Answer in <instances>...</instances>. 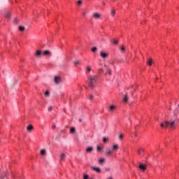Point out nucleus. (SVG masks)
Returning a JSON list of instances; mask_svg holds the SVG:
<instances>
[{
  "label": "nucleus",
  "instance_id": "1",
  "mask_svg": "<svg viewBox=\"0 0 179 179\" xmlns=\"http://www.w3.org/2000/svg\"><path fill=\"white\" fill-rule=\"evenodd\" d=\"M160 127L162 129H166V128H170L171 129H176V127H177V123H176L175 120L169 122L165 121L160 124Z\"/></svg>",
  "mask_w": 179,
  "mask_h": 179
},
{
  "label": "nucleus",
  "instance_id": "2",
  "mask_svg": "<svg viewBox=\"0 0 179 179\" xmlns=\"http://www.w3.org/2000/svg\"><path fill=\"white\" fill-rule=\"evenodd\" d=\"M87 82L90 87H92V88L94 87V85H96V83L97 82V76L90 75L88 76Z\"/></svg>",
  "mask_w": 179,
  "mask_h": 179
},
{
  "label": "nucleus",
  "instance_id": "3",
  "mask_svg": "<svg viewBox=\"0 0 179 179\" xmlns=\"http://www.w3.org/2000/svg\"><path fill=\"white\" fill-rule=\"evenodd\" d=\"M99 55H100L101 58H102V59H107V58H108L110 54L108 53V52L101 50Z\"/></svg>",
  "mask_w": 179,
  "mask_h": 179
},
{
  "label": "nucleus",
  "instance_id": "4",
  "mask_svg": "<svg viewBox=\"0 0 179 179\" xmlns=\"http://www.w3.org/2000/svg\"><path fill=\"white\" fill-rule=\"evenodd\" d=\"M53 82H55V85H59L62 82V78L60 76H55Z\"/></svg>",
  "mask_w": 179,
  "mask_h": 179
},
{
  "label": "nucleus",
  "instance_id": "5",
  "mask_svg": "<svg viewBox=\"0 0 179 179\" xmlns=\"http://www.w3.org/2000/svg\"><path fill=\"white\" fill-rule=\"evenodd\" d=\"M92 71H93V67L90 64H88L85 66L86 75H89V73H90V72H92Z\"/></svg>",
  "mask_w": 179,
  "mask_h": 179
},
{
  "label": "nucleus",
  "instance_id": "6",
  "mask_svg": "<svg viewBox=\"0 0 179 179\" xmlns=\"http://www.w3.org/2000/svg\"><path fill=\"white\" fill-rule=\"evenodd\" d=\"M137 152L140 156H145V149L143 148H138Z\"/></svg>",
  "mask_w": 179,
  "mask_h": 179
},
{
  "label": "nucleus",
  "instance_id": "7",
  "mask_svg": "<svg viewBox=\"0 0 179 179\" xmlns=\"http://www.w3.org/2000/svg\"><path fill=\"white\" fill-rule=\"evenodd\" d=\"M92 17H94V19H101V14L99 13H94Z\"/></svg>",
  "mask_w": 179,
  "mask_h": 179
},
{
  "label": "nucleus",
  "instance_id": "8",
  "mask_svg": "<svg viewBox=\"0 0 179 179\" xmlns=\"http://www.w3.org/2000/svg\"><path fill=\"white\" fill-rule=\"evenodd\" d=\"M106 155L108 157L111 156V155H113V149L108 148L106 151Z\"/></svg>",
  "mask_w": 179,
  "mask_h": 179
},
{
  "label": "nucleus",
  "instance_id": "9",
  "mask_svg": "<svg viewBox=\"0 0 179 179\" xmlns=\"http://www.w3.org/2000/svg\"><path fill=\"white\" fill-rule=\"evenodd\" d=\"M119 148H120V145H118V144H113V152H117Z\"/></svg>",
  "mask_w": 179,
  "mask_h": 179
},
{
  "label": "nucleus",
  "instance_id": "10",
  "mask_svg": "<svg viewBox=\"0 0 179 179\" xmlns=\"http://www.w3.org/2000/svg\"><path fill=\"white\" fill-rule=\"evenodd\" d=\"M36 58H41V50H36L35 52Z\"/></svg>",
  "mask_w": 179,
  "mask_h": 179
},
{
  "label": "nucleus",
  "instance_id": "11",
  "mask_svg": "<svg viewBox=\"0 0 179 179\" xmlns=\"http://www.w3.org/2000/svg\"><path fill=\"white\" fill-rule=\"evenodd\" d=\"M34 129V127L33 125L30 124L27 127V130L28 132H31Z\"/></svg>",
  "mask_w": 179,
  "mask_h": 179
},
{
  "label": "nucleus",
  "instance_id": "12",
  "mask_svg": "<svg viewBox=\"0 0 179 179\" xmlns=\"http://www.w3.org/2000/svg\"><path fill=\"white\" fill-rule=\"evenodd\" d=\"M93 147H87L86 148V152L87 153H92L93 152Z\"/></svg>",
  "mask_w": 179,
  "mask_h": 179
},
{
  "label": "nucleus",
  "instance_id": "13",
  "mask_svg": "<svg viewBox=\"0 0 179 179\" xmlns=\"http://www.w3.org/2000/svg\"><path fill=\"white\" fill-rule=\"evenodd\" d=\"M138 167L141 170H143V171H145V170H146V165L140 164Z\"/></svg>",
  "mask_w": 179,
  "mask_h": 179
},
{
  "label": "nucleus",
  "instance_id": "14",
  "mask_svg": "<svg viewBox=\"0 0 179 179\" xmlns=\"http://www.w3.org/2000/svg\"><path fill=\"white\" fill-rule=\"evenodd\" d=\"M66 157V155H65V153H62L60 155V160H62V162H64Z\"/></svg>",
  "mask_w": 179,
  "mask_h": 179
},
{
  "label": "nucleus",
  "instance_id": "15",
  "mask_svg": "<svg viewBox=\"0 0 179 179\" xmlns=\"http://www.w3.org/2000/svg\"><path fill=\"white\" fill-rule=\"evenodd\" d=\"M92 170L96 173H101V170L99 167H92Z\"/></svg>",
  "mask_w": 179,
  "mask_h": 179
},
{
  "label": "nucleus",
  "instance_id": "16",
  "mask_svg": "<svg viewBox=\"0 0 179 179\" xmlns=\"http://www.w3.org/2000/svg\"><path fill=\"white\" fill-rule=\"evenodd\" d=\"M103 143H108V142H110V138H108V137H103Z\"/></svg>",
  "mask_w": 179,
  "mask_h": 179
},
{
  "label": "nucleus",
  "instance_id": "17",
  "mask_svg": "<svg viewBox=\"0 0 179 179\" xmlns=\"http://www.w3.org/2000/svg\"><path fill=\"white\" fill-rule=\"evenodd\" d=\"M125 51H127V48L124 45H122V47L120 48V52H122V54H124Z\"/></svg>",
  "mask_w": 179,
  "mask_h": 179
},
{
  "label": "nucleus",
  "instance_id": "18",
  "mask_svg": "<svg viewBox=\"0 0 179 179\" xmlns=\"http://www.w3.org/2000/svg\"><path fill=\"white\" fill-rule=\"evenodd\" d=\"M41 155L42 156H45V155H47V150L45 149L41 150Z\"/></svg>",
  "mask_w": 179,
  "mask_h": 179
},
{
  "label": "nucleus",
  "instance_id": "19",
  "mask_svg": "<svg viewBox=\"0 0 179 179\" xmlns=\"http://www.w3.org/2000/svg\"><path fill=\"white\" fill-rule=\"evenodd\" d=\"M73 64L76 66H77L78 65H80V61L79 60H76L73 62Z\"/></svg>",
  "mask_w": 179,
  "mask_h": 179
},
{
  "label": "nucleus",
  "instance_id": "20",
  "mask_svg": "<svg viewBox=\"0 0 179 179\" xmlns=\"http://www.w3.org/2000/svg\"><path fill=\"white\" fill-rule=\"evenodd\" d=\"M123 101L124 103H128V95H127V94L124 95V97L123 99Z\"/></svg>",
  "mask_w": 179,
  "mask_h": 179
},
{
  "label": "nucleus",
  "instance_id": "21",
  "mask_svg": "<svg viewBox=\"0 0 179 179\" xmlns=\"http://www.w3.org/2000/svg\"><path fill=\"white\" fill-rule=\"evenodd\" d=\"M152 59H148L147 64H148V65H149V66H152Z\"/></svg>",
  "mask_w": 179,
  "mask_h": 179
},
{
  "label": "nucleus",
  "instance_id": "22",
  "mask_svg": "<svg viewBox=\"0 0 179 179\" xmlns=\"http://www.w3.org/2000/svg\"><path fill=\"white\" fill-rule=\"evenodd\" d=\"M5 17H6V19H10V13H6Z\"/></svg>",
  "mask_w": 179,
  "mask_h": 179
},
{
  "label": "nucleus",
  "instance_id": "23",
  "mask_svg": "<svg viewBox=\"0 0 179 179\" xmlns=\"http://www.w3.org/2000/svg\"><path fill=\"white\" fill-rule=\"evenodd\" d=\"M76 131V129H75V127H71L70 129V133L75 134Z\"/></svg>",
  "mask_w": 179,
  "mask_h": 179
},
{
  "label": "nucleus",
  "instance_id": "24",
  "mask_svg": "<svg viewBox=\"0 0 179 179\" xmlns=\"http://www.w3.org/2000/svg\"><path fill=\"white\" fill-rule=\"evenodd\" d=\"M106 162V159L104 158H101L99 161V164H103Z\"/></svg>",
  "mask_w": 179,
  "mask_h": 179
},
{
  "label": "nucleus",
  "instance_id": "25",
  "mask_svg": "<svg viewBox=\"0 0 179 179\" xmlns=\"http://www.w3.org/2000/svg\"><path fill=\"white\" fill-rule=\"evenodd\" d=\"M50 91H48V90H46L45 92V97H50Z\"/></svg>",
  "mask_w": 179,
  "mask_h": 179
},
{
  "label": "nucleus",
  "instance_id": "26",
  "mask_svg": "<svg viewBox=\"0 0 179 179\" xmlns=\"http://www.w3.org/2000/svg\"><path fill=\"white\" fill-rule=\"evenodd\" d=\"M50 54H51V52L50 51H48V50H45L43 52V55H50Z\"/></svg>",
  "mask_w": 179,
  "mask_h": 179
},
{
  "label": "nucleus",
  "instance_id": "27",
  "mask_svg": "<svg viewBox=\"0 0 179 179\" xmlns=\"http://www.w3.org/2000/svg\"><path fill=\"white\" fill-rule=\"evenodd\" d=\"M173 114H174L175 117H177V115H178V114H179V110L178 109L174 111Z\"/></svg>",
  "mask_w": 179,
  "mask_h": 179
},
{
  "label": "nucleus",
  "instance_id": "28",
  "mask_svg": "<svg viewBox=\"0 0 179 179\" xmlns=\"http://www.w3.org/2000/svg\"><path fill=\"white\" fill-rule=\"evenodd\" d=\"M82 3H83V1H82V0H78L77 1V5H78V6H80V5H82Z\"/></svg>",
  "mask_w": 179,
  "mask_h": 179
},
{
  "label": "nucleus",
  "instance_id": "29",
  "mask_svg": "<svg viewBox=\"0 0 179 179\" xmlns=\"http://www.w3.org/2000/svg\"><path fill=\"white\" fill-rule=\"evenodd\" d=\"M19 30H20V31H24V27L20 26L19 27Z\"/></svg>",
  "mask_w": 179,
  "mask_h": 179
},
{
  "label": "nucleus",
  "instance_id": "30",
  "mask_svg": "<svg viewBox=\"0 0 179 179\" xmlns=\"http://www.w3.org/2000/svg\"><path fill=\"white\" fill-rule=\"evenodd\" d=\"M91 50L93 52H96L97 51V47H94L91 49Z\"/></svg>",
  "mask_w": 179,
  "mask_h": 179
},
{
  "label": "nucleus",
  "instance_id": "31",
  "mask_svg": "<svg viewBox=\"0 0 179 179\" xmlns=\"http://www.w3.org/2000/svg\"><path fill=\"white\" fill-rule=\"evenodd\" d=\"M83 179H89V175L84 174Z\"/></svg>",
  "mask_w": 179,
  "mask_h": 179
},
{
  "label": "nucleus",
  "instance_id": "32",
  "mask_svg": "<svg viewBox=\"0 0 179 179\" xmlns=\"http://www.w3.org/2000/svg\"><path fill=\"white\" fill-rule=\"evenodd\" d=\"M119 139H120L121 141H122V139H124V134H120L119 136Z\"/></svg>",
  "mask_w": 179,
  "mask_h": 179
},
{
  "label": "nucleus",
  "instance_id": "33",
  "mask_svg": "<svg viewBox=\"0 0 179 179\" xmlns=\"http://www.w3.org/2000/svg\"><path fill=\"white\" fill-rule=\"evenodd\" d=\"M113 44H115V45H117V44H118V40H113Z\"/></svg>",
  "mask_w": 179,
  "mask_h": 179
},
{
  "label": "nucleus",
  "instance_id": "34",
  "mask_svg": "<svg viewBox=\"0 0 179 179\" xmlns=\"http://www.w3.org/2000/svg\"><path fill=\"white\" fill-rule=\"evenodd\" d=\"M93 99H94V96H93V94H90V100H93Z\"/></svg>",
  "mask_w": 179,
  "mask_h": 179
},
{
  "label": "nucleus",
  "instance_id": "35",
  "mask_svg": "<svg viewBox=\"0 0 179 179\" xmlns=\"http://www.w3.org/2000/svg\"><path fill=\"white\" fill-rule=\"evenodd\" d=\"M107 73H108V75H110V76H111V70L108 69L107 71Z\"/></svg>",
  "mask_w": 179,
  "mask_h": 179
},
{
  "label": "nucleus",
  "instance_id": "36",
  "mask_svg": "<svg viewBox=\"0 0 179 179\" xmlns=\"http://www.w3.org/2000/svg\"><path fill=\"white\" fill-rule=\"evenodd\" d=\"M48 111H52V106H50L48 108Z\"/></svg>",
  "mask_w": 179,
  "mask_h": 179
},
{
  "label": "nucleus",
  "instance_id": "37",
  "mask_svg": "<svg viewBox=\"0 0 179 179\" xmlns=\"http://www.w3.org/2000/svg\"><path fill=\"white\" fill-rule=\"evenodd\" d=\"M97 150H98L99 152H100V150H101V147L97 146Z\"/></svg>",
  "mask_w": 179,
  "mask_h": 179
},
{
  "label": "nucleus",
  "instance_id": "38",
  "mask_svg": "<svg viewBox=\"0 0 179 179\" xmlns=\"http://www.w3.org/2000/svg\"><path fill=\"white\" fill-rule=\"evenodd\" d=\"M109 110H110V111H113V105H111V106H110Z\"/></svg>",
  "mask_w": 179,
  "mask_h": 179
},
{
  "label": "nucleus",
  "instance_id": "39",
  "mask_svg": "<svg viewBox=\"0 0 179 179\" xmlns=\"http://www.w3.org/2000/svg\"><path fill=\"white\" fill-rule=\"evenodd\" d=\"M110 168H106V171H110Z\"/></svg>",
  "mask_w": 179,
  "mask_h": 179
},
{
  "label": "nucleus",
  "instance_id": "40",
  "mask_svg": "<svg viewBox=\"0 0 179 179\" xmlns=\"http://www.w3.org/2000/svg\"><path fill=\"white\" fill-rule=\"evenodd\" d=\"M113 15H115V10H113Z\"/></svg>",
  "mask_w": 179,
  "mask_h": 179
},
{
  "label": "nucleus",
  "instance_id": "41",
  "mask_svg": "<svg viewBox=\"0 0 179 179\" xmlns=\"http://www.w3.org/2000/svg\"><path fill=\"white\" fill-rule=\"evenodd\" d=\"M83 16H86V12L83 13Z\"/></svg>",
  "mask_w": 179,
  "mask_h": 179
},
{
  "label": "nucleus",
  "instance_id": "42",
  "mask_svg": "<svg viewBox=\"0 0 179 179\" xmlns=\"http://www.w3.org/2000/svg\"><path fill=\"white\" fill-rule=\"evenodd\" d=\"M14 22H15V23H17V19H15V20H14Z\"/></svg>",
  "mask_w": 179,
  "mask_h": 179
},
{
  "label": "nucleus",
  "instance_id": "43",
  "mask_svg": "<svg viewBox=\"0 0 179 179\" xmlns=\"http://www.w3.org/2000/svg\"><path fill=\"white\" fill-rule=\"evenodd\" d=\"M114 108H115V106H113V110H114Z\"/></svg>",
  "mask_w": 179,
  "mask_h": 179
},
{
  "label": "nucleus",
  "instance_id": "44",
  "mask_svg": "<svg viewBox=\"0 0 179 179\" xmlns=\"http://www.w3.org/2000/svg\"><path fill=\"white\" fill-rule=\"evenodd\" d=\"M100 71H101V72H103V69H101Z\"/></svg>",
  "mask_w": 179,
  "mask_h": 179
},
{
  "label": "nucleus",
  "instance_id": "45",
  "mask_svg": "<svg viewBox=\"0 0 179 179\" xmlns=\"http://www.w3.org/2000/svg\"><path fill=\"white\" fill-rule=\"evenodd\" d=\"M79 121H80V122H82V120L81 119H80Z\"/></svg>",
  "mask_w": 179,
  "mask_h": 179
},
{
  "label": "nucleus",
  "instance_id": "46",
  "mask_svg": "<svg viewBox=\"0 0 179 179\" xmlns=\"http://www.w3.org/2000/svg\"><path fill=\"white\" fill-rule=\"evenodd\" d=\"M113 1H118V0H113Z\"/></svg>",
  "mask_w": 179,
  "mask_h": 179
}]
</instances>
